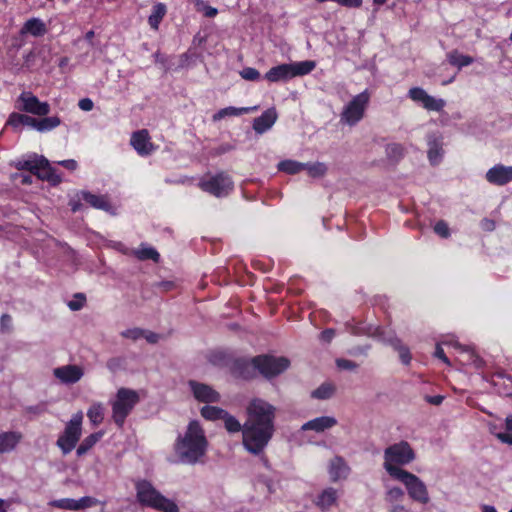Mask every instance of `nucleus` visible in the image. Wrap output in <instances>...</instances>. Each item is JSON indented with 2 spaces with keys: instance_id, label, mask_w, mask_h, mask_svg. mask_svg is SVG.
I'll use <instances>...</instances> for the list:
<instances>
[{
  "instance_id": "9d476101",
  "label": "nucleus",
  "mask_w": 512,
  "mask_h": 512,
  "mask_svg": "<svg viewBox=\"0 0 512 512\" xmlns=\"http://www.w3.org/2000/svg\"><path fill=\"white\" fill-rule=\"evenodd\" d=\"M401 474L396 479L406 486L410 498L419 503L427 504L430 498L425 483L410 472H401Z\"/></svg>"
},
{
  "instance_id": "dca6fc26",
  "label": "nucleus",
  "mask_w": 512,
  "mask_h": 512,
  "mask_svg": "<svg viewBox=\"0 0 512 512\" xmlns=\"http://www.w3.org/2000/svg\"><path fill=\"white\" fill-rule=\"evenodd\" d=\"M130 143L137 153L142 156L149 155L154 150V146L150 141V136L146 129L134 132Z\"/></svg>"
},
{
  "instance_id": "f704fd0d",
  "label": "nucleus",
  "mask_w": 512,
  "mask_h": 512,
  "mask_svg": "<svg viewBox=\"0 0 512 512\" xmlns=\"http://www.w3.org/2000/svg\"><path fill=\"white\" fill-rule=\"evenodd\" d=\"M61 124V120L58 116L44 117L38 119L37 131L46 132L50 131Z\"/></svg>"
},
{
  "instance_id": "bb28decb",
  "label": "nucleus",
  "mask_w": 512,
  "mask_h": 512,
  "mask_svg": "<svg viewBox=\"0 0 512 512\" xmlns=\"http://www.w3.org/2000/svg\"><path fill=\"white\" fill-rule=\"evenodd\" d=\"M255 109H256V107H242V108L226 107V108L219 110L217 113H215L213 115V121H219L227 116H239V115L248 113Z\"/></svg>"
},
{
  "instance_id": "37998d69",
  "label": "nucleus",
  "mask_w": 512,
  "mask_h": 512,
  "mask_svg": "<svg viewBox=\"0 0 512 512\" xmlns=\"http://www.w3.org/2000/svg\"><path fill=\"white\" fill-rule=\"evenodd\" d=\"M445 106L443 99H436L430 95L426 98L423 107L430 111H441Z\"/></svg>"
},
{
  "instance_id": "39448f33",
  "label": "nucleus",
  "mask_w": 512,
  "mask_h": 512,
  "mask_svg": "<svg viewBox=\"0 0 512 512\" xmlns=\"http://www.w3.org/2000/svg\"><path fill=\"white\" fill-rule=\"evenodd\" d=\"M139 402V395L135 390L120 388L116 393L112 405V419L118 427L124 425L125 419Z\"/></svg>"
},
{
  "instance_id": "6ab92c4d",
  "label": "nucleus",
  "mask_w": 512,
  "mask_h": 512,
  "mask_svg": "<svg viewBox=\"0 0 512 512\" xmlns=\"http://www.w3.org/2000/svg\"><path fill=\"white\" fill-rule=\"evenodd\" d=\"M257 367L253 362V358L251 361L245 359H237L234 361L232 366V373L239 378L250 380L254 379L257 376Z\"/></svg>"
},
{
  "instance_id": "5fc2aeb1",
  "label": "nucleus",
  "mask_w": 512,
  "mask_h": 512,
  "mask_svg": "<svg viewBox=\"0 0 512 512\" xmlns=\"http://www.w3.org/2000/svg\"><path fill=\"white\" fill-rule=\"evenodd\" d=\"M0 329L2 332H10L12 329V318L9 314H3L0 319Z\"/></svg>"
},
{
  "instance_id": "412c9836",
  "label": "nucleus",
  "mask_w": 512,
  "mask_h": 512,
  "mask_svg": "<svg viewBox=\"0 0 512 512\" xmlns=\"http://www.w3.org/2000/svg\"><path fill=\"white\" fill-rule=\"evenodd\" d=\"M277 120V112L274 108H269L253 121V129L256 133L262 134L269 130Z\"/></svg>"
},
{
  "instance_id": "0e129e2a",
  "label": "nucleus",
  "mask_w": 512,
  "mask_h": 512,
  "mask_svg": "<svg viewBox=\"0 0 512 512\" xmlns=\"http://www.w3.org/2000/svg\"><path fill=\"white\" fill-rule=\"evenodd\" d=\"M337 3L345 7H359L362 4V0H337Z\"/></svg>"
},
{
  "instance_id": "680f3d73",
  "label": "nucleus",
  "mask_w": 512,
  "mask_h": 512,
  "mask_svg": "<svg viewBox=\"0 0 512 512\" xmlns=\"http://www.w3.org/2000/svg\"><path fill=\"white\" fill-rule=\"evenodd\" d=\"M78 106L83 111H90L93 109V101L89 98H83L78 102Z\"/></svg>"
},
{
  "instance_id": "0eeeda50",
  "label": "nucleus",
  "mask_w": 512,
  "mask_h": 512,
  "mask_svg": "<svg viewBox=\"0 0 512 512\" xmlns=\"http://www.w3.org/2000/svg\"><path fill=\"white\" fill-rule=\"evenodd\" d=\"M83 413L78 411L66 424L64 432L57 439L56 445L64 455L69 454L80 440L82 434Z\"/></svg>"
},
{
  "instance_id": "c85d7f7f",
  "label": "nucleus",
  "mask_w": 512,
  "mask_h": 512,
  "mask_svg": "<svg viewBox=\"0 0 512 512\" xmlns=\"http://www.w3.org/2000/svg\"><path fill=\"white\" fill-rule=\"evenodd\" d=\"M448 61L451 65L462 68L473 63V58L468 55H462L454 50L448 54Z\"/></svg>"
},
{
  "instance_id": "69168bd1",
  "label": "nucleus",
  "mask_w": 512,
  "mask_h": 512,
  "mask_svg": "<svg viewBox=\"0 0 512 512\" xmlns=\"http://www.w3.org/2000/svg\"><path fill=\"white\" fill-rule=\"evenodd\" d=\"M38 119L24 114L23 125L31 126L37 130Z\"/></svg>"
},
{
  "instance_id": "6e6d98bb",
  "label": "nucleus",
  "mask_w": 512,
  "mask_h": 512,
  "mask_svg": "<svg viewBox=\"0 0 512 512\" xmlns=\"http://www.w3.org/2000/svg\"><path fill=\"white\" fill-rule=\"evenodd\" d=\"M434 231L443 238H447L449 236L448 225L442 220L436 223Z\"/></svg>"
},
{
  "instance_id": "c9c22d12",
  "label": "nucleus",
  "mask_w": 512,
  "mask_h": 512,
  "mask_svg": "<svg viewBox=\"0 0 512 512\" xmlns=\"http://www.w3.org/2000/svg\"><path fill=\"white\" fill-rule=\"evenodd\" d=\"M386 155L388 159H390L393 162H398L400 159L403 158L405 149L401 144L398 143H391L386 146Z\"/></svg>"
},
{
  "instance_id": "473e14b6",
  "label": "nucleus",
  "mask_w": 512,
  "mask_h": 512,
  "mask_svg": "<svg viewBox=\"0 0 512 512\" xmlns=\"http://www.w3.org/2000/svg\"><path fill=\"white\" fill-rule=\"evenodd\" d=\"M335 393V386L330 383H323L312 391L311 396L315 399L325 400L331 398Z\"/></svg>"
},
{
  "instance_id": "f03ea898",
  "label": "nucleus",
  "mask_w": 512,
  "mask_h": 512,
  "mask_svg": "<svg viewBox=\"0 0 512 512\" xmlns=\"http://www.w3.org/2000/svg\"><path fill=\"white\" fill-rule=\"evenodd\" d=\"M208 448V441L200 423L193 420L189 423L183 436H179L175 444V452L181 463L194 465L201 461Z\"/></svg>"
},
{
  "instance_id": "2f4dec72",
  "label": "nucleus",
  "mask_w": 512,
  "mask_h": 512,
  "mask_svg": "<svg viewBox=\"0 0 512 512\" xmlns=\"http://www.w3.org/2000/svg\"><path fill=\"white\" fill-rule=\"evenodd\" d=\"M87 416L94 426L99 425L104 419V408L101 403L93 404L87 411Z\"/></svg>"
},
{
  "instance_id": "3c124183",
  "label": "nucleus",
  "mask_w": 512,
  "mask_h": 512,
  "mask_svg": "<svg viewBox=\"0 0 512 512\" xmlns=\"http://www.w3.org/2000/svg\"><path fill=\"white\" fill-rule=\"evenodd\" d=\"M379 337L383 343L390 345L396 351L403 346L401 340L396 336H384L381 334Z\"/></svg>"
},
{
  "instance_id": "cd10ccee",
  "label": "nucleus",
  "mask_w": 512,
  "mask_h": 512,
  "mask_svg": "<svg viewBox=\"0 0 512 512\" xmlns=\"http://www.w3.org/2000/svg\"><path fill=\"white\" fill-rule=\"evenodd\" d=\"M102 437V433L97 432L87 436L76 450L77 456L81 457L85 455Z\"/></svg>"
},
{
  "instance_id": "a211bd4d",
  "label": "nucleus",
  "mask_w": 512,
  "mask_h": 512,
  "mask_svg": "<svg viewBox=\"0 0 512 512\" xmlns=\"http://www.w3.org/2000/svg\"><path fill=\"white\" fill-rule=\"evenodd\" d=\"M339 494L333 487H327L313 500L315 506L321 511H328L331 507L338 504Z\"/></svg>"
},
{
  "instance_id": "9b49d317",
  "label": "nucleus",
  "mask_w": 512,
  "mask_h": 512,
  "mask_svg": "<svg viewBox=\"0 0 512 512\" xmlns=\"http://www.w3.org/2000/svg\"><path fill=\"white\" fill-rule=\"evenodd\" d=\"M200 188L216 197H223L233 189V181L225 172L218 173L209 180H202Z\"/></svg>"
},
{
  "instance_id": "a878e982",
  "label": "nucleus",
  "mask_w": 512,
  "mask_h": 512,
  "mask_svg": "<svg viewBox=\"0 0 512 512\" xmlns=\"http://www.w3.org/2000/svg\"><path fill=\"white\" fill-rule=\"evenodd\" d=\"M80 196L84 201H86L94 208L102 209L105 211H109L111 209V206L105 196L94 195L87 191H82Z\"/></svg>"
},
{
  "instance_id": "338daca9",
  "label": "nucleus",
  "mask_w": 512,
  "mask_h": 512,
  "mask_svg": "<svg viewBox=\"0 0 512 512\" xmlns=\"http://www.w3.org/2000/svg\"><path fill=\"white\" fill-rule=\"evenodd\" d=\"M435 357L441 359L444 363L450 365V361L449 359L446 357L445 353H444V350L442 349V347L440 345H437L436 346V350H435V353H434Z\"/></svg>"
},
{
  "instance_id": "13d9d810",
  "label": "nucleus",
  "mask_w": 512,
  "mask_h": 512,
  "mask_svg": "<svg viewBox=\"0 0 512 512\" xmlns=\"http://www.w3.org/2000/svg\"><path fill=\"white\" fill-rule=\"evenodd\" d=\"M197 9H198V11H203L204 15L206 17H210V18L216 16L217 12H218L216 8L208 6L205 3H204V5L197 6Z\"/></svg>"
},
{
  "instance_id": "4d7b16f0",
  "label": "nucleus",
  "mask_w": 512,
  "mask_h": 512,
  "mask_svg": "<svg viewBox=\"0 0 512 512\" xmlns=\"http://www.w3.org/2000/svg\"><path fill=\"white\" fill-rule=\"evenodd\" d=\"M397 351L399 352V357H400V360L402 361V363L405 365H408L411 361V354H410L408 347L403 345Z\"/></svg>"
},
{
  "instance_id": "6e6552de",
  "label": "nucleus",
  "mask_w": 512,
  "mask_h": 512,
  "mask_svg": "<svg viewBox=\"0 0 512 512\" xmlns=\"http://www.w3.org/2000/svg\"><path fill=\"white\" fill-rule=\"evenodd\" d=\"M370 101V94L367 90L354 96L343 108L340 114V121L348 126H355L364 116Z\"/></svg>"
},
{
  "instance_id": "8fccbe9b",
  "label": "nucleus",
  "mask_w": 512,
  "mask_h": 512,
  "mask_svg": "<svg viewBox=\"0 0 512 512\" xmlns=\"http://www.w3.org/2000/svg\"><path fill=\"white\" fill-rule=\"evenodd\" d=\"M74 298H75L74 300H72L68 303V307L72 311H78L84 306L86 297L82 293H77V294H75Z\"/></svg>"
},
{
  "instance_id": "ea45409f",
  "label": "nucleus",
  "mask_w": 512,
  "mask_h": 512,
  "mask_svg": "<svg viewBox=\"0 0 512 512\" xmlns=\"http://www.w3.org/2000/svg\"><path fill=\"white\" fill-rule=\"evenodd\" d=\"M222 420H224L225 428L230 433H236L239 431L243 432V425L240 424V422L232 415H230L226 411V415L223 416Z\"/></svg>"
},
{
  "instance_id": "ddd939ff",
  "label": "nucleus",
  "mask_w": 512,
  "mask_h": 512,
  "mask_svg": "<svg viewBox=\"0 0 512 512\" xmlns=\"http://www.w3.org/2000/svg\"><path fill=\"white\" fill-rule=\"evenodd\" d=\"M188 386L190 387L195 399L199 402L214 403L220 400V394L207 384L200 383L195 380H189Z\"/></svg>"
},
{
  "instance_id": "72a5a7b5",
  "label": "nucleus",
  "mask_w": 512,
  "mask_h": 512,
  "mask_svg": "<svg viewBox=\"0 0 512 512\" xmlns=\"http://www.w3.org/2000/svg\"><path fill=\"white\" fill-rule=\"evenodd\" d=\"M166 13L164 4L159 3L153 7V12L149 16L148 22L153 29H158V26Z\"/></svg>"
},
{
  "instance_id": "49530a36",
  "label": "nucleus",
  "mask_w": 512,
  "mask_h": 512,
  "mask_svg": "<svg viewBox=\"0 0 512 512\" xmlns=\"http://www.w3.org/2000/svg\"><path fill=\"white\" fill-rule=\"evenodd\" d=\"M97 503L98 500L96 498L90 496L82 497L79 500H76L77 511L90 508L92 506H95Z\"/></svg>"
},
{
  "instance_id": "aec40b11",
  "label": "nucleus",
  "mask_w": 512,
  "mask_h": 512,
  "mask_svg": "<svg viewBox=\"0 0 512 512\" xmlns=\"http://www.w3.org/2000/svg\"><path fill=\"white\" fill-rule=\"evenodd\" d=\"M350 473V467L341 456H335L329 464V475L332 482L346 479Z\"/></svg>"
},
{
  "instance_id": "603ef678",
  "label": "nucleus",
  "mask_w": 512,
  "mask_h": 512,
  "mask_svg": "<svg viewBox=\"0 0 512 512\" xmlns=\"http://www.w3.org/2000/svg\"><path fill=\"white\" fill-rule=\"evenodd\" d=\"M23 116L24 114H20L17 112H13L9 115L7 120V125L17 129L19 126L23 125Z\"/></svg>"
},
{
  "instance_id": "052dcab7",
  "label": "nucleus",
  "mask_w": 512,
  "mask_h": 512,
  "mask_svg": "<svg viewBox=\"0 0 512 512\" xmlns=\"http://www.w3.org/2000/svg\"><path fill=\"white\" fill-rule=\"evenodd\" d=\"M142 337H144L147 340V342H149L151 344H156L160 339L159 334L154 333L152 331H148V330H144V334Z\"/></svg>"
},
{
  "instance_id": "4c0bfd02",
  "label": "nucleus",
  "mask_w": 512,
  "mask_h": 512,
  "mask_svg": "<svg viewBox=\"0 0 512 512\" xmlns=\"http://www.w3.org/2000/svg\"><path fill=\"white\" fill-rule=\"evenodd\" d=\"M404 498V491L400 487H392L385 493L384 500L389 504H397Z\"/></svg>"
},
{
  "instance_id": "58836bf2",
  "label": "nucleus",
  "mask_w": 512,
  "mask_h": 512,
  "mask_svg": "<svg viewBox=\"0 0 512 512\" xmlns=\"http://www.w3.org/2000/svg\"><path fill=\"white\" fill-rule=\"evenodd\" d=\"M306 166L304 170H307L309 176L317 178L323 177L327 172V166L324 163L316 162V163H305Z\"/></svg>"
},
{
  "instance_id": "4be33fe9",
  "label": "nucleus",
  "mask_w": 512,
  "mask_h": 512,
  "mask_svg": "<svg viewBox=\"0 0 512 512\" xmlns=\"http://www.w3.org/2000/svg\"><path fill=\"white\" fill-rule=\"evenodd\" d=\"M335 425H337L336 418L332 416H321L304 423L301 429L303 431L312 430L317 433H321L325 430L331 429Z\"/></svg>"
},
{
  "instance_id": "f3484780",
  "label": "nucleus",
  "mask_w": 512,
  "mask_h": 512,
  "mask_svg": "<svg viewBox=\"0 0 512 512\" xmlns=\"http://www.w3.org/2000/svg\"><path fill=\"white\" fill-rule=\"evenodd\" d=\"M40 180L48 181L52 185H58L62 179L44 156H39V166L35 174Z\"/></svg>"
},
{
  "instance_id": "20e7f679",
  "label": "nucleus",
  "mask_w": 512,
  "mask_h": 512,
  "mask_svg": "<svg viewBox=\"0 0 512 512\" xmlns=\"http://www.w3.org/2000/svg\"><path fill=\"white\" fill-rule=\"evenodd\" d=\"M136 497L141 505L156 509L161 512L179 511V508L175 502L163 496L147 480H141L136 483Z\"/></svg>"
},
{
  "instance_id": "864d4df0",
  "label": "nucleus",
  "mask_w": 512,
  "mask_h": 512,
  "mask_svg": "<svg viewBox=\"0 0 512 512\" xmlns=\"http://www.w3.org/2000/svg\"><path fill=\"white\" fill-rule=\"evenodd\" d=\"M144 334V329L140 328H133V329H127L121 333V335L125 338L137 340L141 338Z\"/></svg>"
},
{
  "instance_id": "79ce46f5",
  "label": "nucleus",
  "mask_w": 512,
  "mask_h": 512,
  "mask_svg": "<svg viewBox=\"0 0 512 512\" xmlns=\"http://www.w3.org/2000/svg\"><path fill=\"white\" fill-rule=\"evenodd\" d=\"M39 166V157H36L33 160H20L16 163V168L18 170H27L31 172L33 175L36 174V171Z\"/></svg>"
},
{
  "instance_id": "393cba45",
  "label": "nucleus",
  "mask_w": 512,
  "mask_h": 512,
  "mask_svg": "<svg viewBox=\"0 0 512 512\" xmlns=\"http://www.w3.org/2000/svg\"><path fill=\"white\" fill-rule=\"evenodd\" d=\"M21 440L17 432H4L0 434V454L12 451Z\"/></svg>"
},
{
  "instance_id": "e433bc0d",
  "label": "nucleus",
  "mask_w": 512,
  "mask_h": 512,
  "mask_svg": "<svg viewBox=\"0 0 512 512\" xmlns=\"http://www.w3.org/2000/svg\"><path fill=\"white\" fill-rule=\"evenodd\" d=\"M351 333L353 335H367L369 337H379L381 336V332L378 327H374L372 325L369 326H353L351 328Z\"/></svg>"
},
{
  "instance_id": "a18cd8bd",
  "label": "nucleus",
  "mask_w": 512,
  "mask_h": 512,
  "mask_svg": "<svg viewBox=\"0 0 512 512\" xmlns=\"http://www.w3.org/2000/svg\"><path fill=\"white\" fill-rule=\"evenodd\" d=\"M428 95L429 94L420 87H413L409 90V97L415 102L422 103V105L424 104Z\"/></svg>"
},
{
  "instance_id": "e2e57ef3",
  "label": "nucleus",
  "mask_w": 512,
  "mask_h": 512,
  "mask_svg": "<svg viewBox=\"0 0 512 512\" xmlns=\"http://www.w3.org/2000/svg\"><path fill=\"white\" fill-rule=\"evenodd\" d=\"M27 411L29 413L42 414V413H45L47 411V407H46L45 403H40V404H38L36 406L28 407Z\"/></svg>"
},
{
  "instance_id": "423d86ee",
  "label": "nucleus",
  "mask_w": 512,
  "mask_h": 512,
  "mask_svg": "<svg viewBox=\"0 0 512 512\" xmlns=\"http://www.w3.org/2000/svg\"><path fill=\"white\" fill-rule=\"evenodd\" d=\"M315 66V62L309 60L291 64H280L268 70L265 74V79L269 82L286 81L296 76L309 74Z\"/></svg>"
},
{
  "instance_id": "bf43d9fd",
  "label": "nucleus",
  "mask_w": 512,
  "mask_h": 512,
  "mask_svg": "<svg viewBox=\"0 0 512 512\" xmlns=\"http://www.w3.org/2000/svg\"><path fill=\"white\" fill-rule=\"evenodd\" d=\"M336 332L334 329L329 328L321 332L320 334V340L326 343H330L332 339L334 338Z\"/></svg>"
},
{
  "instance_id": "de8ad7c7",
  "label": "nucleus",
  "mask_w": 512,
  "mask_h": 512,
  "mask_svg": "<svg viewBox=\"0 0 512 512\" xmlns=\"http://www.w3.org/2000/svg\"><path fill=\"white\" fill-rule=\"evenodd\" d=\"M335 363L341 370L355 371L358 368V364L356 362L344 358L336 359Z\"/></svg>"
},
{
  "instance_id": "774afa93",
  "label": "nucleus",
  "mask_w": 512,
  "mask_h": 512,
  "mask_svg": "<svg viewBox=\"0 0 512 512\" xmlns=\"http://www.w3.org/2000/svg\"><path fill=\"white\" fill-rule=\"evenodd\" d=\"M496 436L501 442L512 445V435L510 433H498Z\"/></svg>"
},
{
  "instance_id": "5701e85b",
  "label": "nucleus",
  "mask_w": 512,
  "mask_h": 512,
  "mask_svg": "<svg viewBox=\"0 0 512 512\" xmlns=\"http://www.w3.org/2000/svg\"><path fill=\"white\" fill-rule=\"evenodd\" d=\"M428 158L431 164L435 165L438 164L442 155H443V149H442V141L441 137L432 134L428 136Z\"/></svg>"
},
{
  "instance_id": "2eb2a0df",
  "label": "nucleus",
  "mask_w": 512,
  "mask_h": 512,
  "mask_svg": "<svg viewBox=\"0 0 512 512\" xmlns=\"http://www.w3.org/2000/svg\"><path fill=\"white\" fill-rule=\"evenodd\" d=\"M486 179L494 185H505L512 181V166L495 165L487 171Z\"/></svg>"
},
{
  "instance_id": "4468645a",
  "label": "nucleus",
  "mask_w": 512,
  "mask_h": 512,
  "mask_svg": "<svg viewBox=\"0 0 512 512\" xmlns=\"http://www.w3.org/2000/svg\"><path fill=\"white\" fill-rule=\"evenodd\" d=\"M53 375L63 384H74L84 375L83 369L78 365H64L53 370Z\"/></svg>"
},
{
  "instance_id": "c756f323",
  "label": "nucleus",
  "mask_w": 512,
  "mask_h": 512,
  "mask_svg": "<svg viewBox=\"0 0 512 512\" xmlns=\"http://www.w3.org/2000/svg\"><path fill=\"white\" fill-rule=\"evenodd\" d=\"M306 164L294 160H284L278 164V169L287 174H297L304 170Z\"/></svg>"
},
{
  "instance_id": "f257e3e1",
  "label": "nucleus",
  "mask_w": 512,
  "mask_h": 512,
  "mask_svg": "<svg viewBox=\"0 0 512 512\" xmlns=\"http://www.w3.org/2000/svg\"><path fill=\"white\" fill-rule=\"evenodd\" d=\"M243 424V446L253 455H261L275 433L276 407L261 398L252 399Z\"/></svg>"
},
{
  "instance_id": "1a4fd4ad",
  "label": "nucleus",
  "mask_w": 512,
  "mask_h": 512,
  "mask_svg": "<svg viewBox=\"0 0 512 512\" xmlns=\"http://www.w3.org/2000/svg\"><path fill=\"white\" fill-rule=\"evenodd\" d=\"M258 372L266 379H272L290 366V361L286 357H275L271 355H259L253 358Z\"/></svg>"
},
{
  "instance_id": "7c9ffc66",
  "label": "nucleus",
  "mask_w": 512,
  "mask_h": 512,
  "mask_svg": "<svg viewBox=\"0 0 512 512\" xmlns=\"http://www.w3.org/2000/svg\"><path fill=\"white\" fill-rule=\"evenodd\" d=\"M201 415L207 420L215 421L222 419L226 415V410L216 406H204L201 409Z\"/></svg>"
},
{
  "instance_id": "c03bdc74",
  "label": "nucleus",
  "mask_w": 512,
  "mask_h": 512,
  "mask_svg": "<svg viewBox=\"0 0 512 512\" xmlns=\"http://www.w3.org/2000/svg\"><path fill=\"white\" fill-rule=\"evenodd\" d=\"M137 257L140 259V260H147V259H151L153 260L154 262H158L159 261V258H160V255L159 253L152 247H146V248H142L140 249L138 252H137Z\"/></svg>"
},
{
  "instance_id": "f8f14e48",
  "label": "nucleus",
  "mask_w": 512,
  "mask_h": 512,
  "mask_svg": "<svg viewBox=\"0 0 512 512\" xmlns=\"http://www.w3.org/2000/svg\"><path fill=\"white\" fill-rule=\"evenodd\" d=\"M17 108L25 113L46 116L50 113V105L48 102H41L33 93L22 92L17 99Z\"/></svg>"
},
{
  "instance_id": "a19ab883",
  "label": "nucleus",
  "mask_w": 512,
  "mask_h": 512,
  "mask_svg": "<svg viewBox=\"0 0 512 512\" xmlns=\"http://www.w3.org/2000/svg\"><path fill=\"white\" fill-rule=\"evenodd\" d=\"M49 505L59 509L77 511L76 500L71 498L53 500Z\"/></svg>"
},
{
  "instance_id": "09e8293b",
  "label": "nucleus",
  "mask_w": 512,
  "mask_h": 512,
  "mask_svg": "<svg viewBox=\"0 0 512 512\" xmlns=\"http://www.w3.org/2000/svg\"><path fill=\"white\" fill-rule=\"evenodd\" d=\"M240 75L243 79L248 81H255L260 78V73L257 69L252 67H246L240 71Z\"/></svg>"
},
{
  "instance_id": "b1692460",
  "label": "nucleus",
  "mask_w": 512,
  "mask_h": 512,
  "mask_svg": "<svg viewBox=\"0 0 512 512\" xmlns=\"http://www.w3.org/2000/svg\"><path fill=\"white\" fill-rule=\"evenodd\" d=\"M21 34H31L35 37L43 36L46 32L45 23L39 18H31L21 28Z\"/></svg>"
},
{
  "instance_id": "7ed1b4c3",
  "label": "nucleus",
  "mask_w": 512,
  "mask_h": 512,
  "mask_svg": "<svg viewBox=\"0 0 512 512\" xmlns=\"http://www.w3.org/2000/svg\"><path fill=\"white\" fill-rule=\"evenodd\" d=\"M414 458L415 453L410 444L406 441H401L385 449L384 468L391 477L396 479L402 475L401 472H407L399 466L410 463Z\"/></svg>"
}]
</instances>
